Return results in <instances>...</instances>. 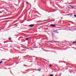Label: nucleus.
Segmentation results:
<instances>
[{
  "mask_svg": "<svg viewBox=\"0 0 76 76\" xmlns=\"http://www.w3.org/2000/svg\"><path fill=\"white\" fill-rule=\"evenodd\" d=\"M38 71H41V69H38Z\"/></svg>",
  "mask_w": 76,
  "mask_h": 76,
  "instance_id": "13",
  "label": "nucleus"
},
{
  "mask_svg": "<svg viewBox=\"0 0 76 76\" xmlns=\"http://www.w3.org/2000/svg\"><path fill=\"white\" fill-rule=\"evenodd\" d=\"M71 6V8H73V7H72V6Z\"/></svg>",
  "mask_w": 76,
  "mask_h": 76,
  "instance_id": "12",
  "label": "nucleus"
},
{
  "mask_svg": "<svg viewBox=\"0 0 76 76\" xmlns=\"http://www.w3.org/2000/svg\"><path fill=\"white\" fill-rule=\"evenodd\" d=\"M3 61H1V62H0V64L1 63H2Z\"/></svg>",
  "mask_w": 76,
  "mask_h": 76,
  "instance_id": "11",
  "label": "nucleus"
},
{
  "mask_svg": "<svg viewBox=\"0 0 76 76\" xmlns=\"http://www.w3.org/2000/svg\"><path fill=\"white\" fill-rule=\"evenodd\" d=\"M28 39H29V38L26 39V41H28Z\"/></svg>",
  "mask_w": 76,
  "mask_h": 76,
  "instance_id": "4",
  "label": "nucleus"
},
{
  "mask_svg": "<svg viewBox=\"0 0 76 76\" xmlns=\"http://www.w3.org/2000/svg\"><path fill=\"white\" fill-rule=\"evenodd\" d=\"M67 15H64V16H67Z\"/></svg>",
  "mask_w": 76,
  "mask_h": 76,
  "instance_id": "17",
  "label": "nucleus"
},
{
  "mask_svg": "<svg viewBox=\"0 0 76 76\" xmlns=\"http://www.w3.org/2000/svg\"><path fill=\"white\" fill-rule=\"evenodd\" d=\"M9 40H11V39H11V38H9Z\"/></svg>",
  "mask_w": 76,
  "mask_h": 76,
  "instance_id": "9",
  "label": "nucleus"
},
{
  "mask_svg": "<svg viewBox=\"0 0 76 76\" xmlns=\"http://www.w3.org/2000/svg\"><path fill=\"white\" fill-rule=\"evenodd\" d=\"M29 27H33V26H34V24H31L29 25Z\"/></svg>",
  "mask_w": 76,
  "mask_h": 76,
  "instance_id": "2",
  "label": "nucleus"
},
{
  "mask_svg": "<svg viewBox=\"0 0 76 76\" xmlns=\"http://www.w3.org/2000/svg\"><path fill=\"white\" fill-rule=\"evenodd\" d=\"M2 13H3V14H6V12H2Z\"/></svg>",
  "mask_w": 76,
  "mask_h": 76,
  "instance_id": "5",
  "label": "nucleus"
},
{
  "mask_svg": "<svg viewBox=\"0 0 76 76\" xmlns=\"http://www.w3.org/2000/svg\"><path fill=\"white\" fill-rule=\"evenodd\" d=\"M50 76H54V75H50Z\"/></svg>",
  "mask_w": 76,
  "mask_h": 76,
  "instance_id": "8",
  "label": "nucleus"
},
{
  "mask_svg": "<svg viewBox=\"0 0 76 76\" xmlns=\"http://www.w3.org/2000/svg\"><path fill=\"white\" fill-rule=\"evenodd\" d=\"M76 41L72 43V44H76Z\"/></svg>",
  "mask_w": 76,
  "mask_h": 76,
  "instance_id": "6",
  "label": "nucleus"
},
{
  "mask_svg": "<svg viewBox=\"0 0 76 76\" xmlns=\"http://www.w3.org/2000/svg\"><path fill=\"white\" fill-rule=\"evenodd\" d=\"M53 32H54V33H57V34H58V33H59V32H58V31H54Z\"/></svg>",
  "mask_w": 76,
  "mask_h": 76,
  "instance_id": "3",
  "label": "nucleus"
},
{
  "mask_svg": "<svg viewBox=\"0 0 76 76\" xmlns=\"http://www.w3.org/2000/svg\"><path fill=\"white\" fill-rule=\"evenodd\" d=\"M39 22V21H38Z\"/></svg>",
  "mask_w": 76,
  "mask_h": 76,
  "instance_id": "20",
  "label": "nucleus"
},
{
  "mask_svg": "<svg viewBox=\"0 0 76 76\" xmlns=\"http://www.w3.org/2000/svg\"><path fill=\"white\" fill-rule=\"evenodd\" d=\"M67 15H69V14H68Z\"/></svg>",
  "mask_w": 76,
  "mask_h": 76,
  "instance_id": "18",
  "label": "nucleus"
},
{
  "mask_svg": "<svg viewBox=\"0 0 76 76\" xmlns=\"http://www.w3.org/2000/svg\"><path fill=\"white\" fill-rule=\"evenodd\" d=\"M52 35L53 37V34H52Z\"/></svg>",
  "mask_w": 76,
  "mask_h": 76,
  "instance_id": "16",
  "label": "nucleus"
},
{
  "mask_svg": "<svg viewBox=\"0 0 76 76\" xmlns=\"http://www.w3.org/2000/svg\"><path fill=\"white\" fill-rule=\"evenodd\" d=\"M45 21H46V20H44L43 21V22H45Z\"/></svg>",
  "mask_w": 76,
  "mask_h": 76,
  "instance_id": "14",
  "label": "nucleus"
},
{
  "mask_svg": "<svg viewBox=\"0 0 76 76\" xmlns=\"http://www.w3.org/2000/svg\"><path fill=\"white\" fill-rule=\"evenodd\" d=\"M66 1H68V0H65Z\"/></svg>",
  "mask_w": 76,
  "mask_h": 76,
  "instance_id": "15",
  "label": "nucleus"
},
{
  "mask_svg": "<svg viewBox=\"0 0 76 76\" xmlns=\"http://www.w3.org/2000/svg\"><path fill=\"white\" fill-rule=\"evenodd\" d=\"M45 60V61H47L46 60Z\"/></svg>",
  "mask_w": 76,
  "mask_h": 76,
  "instance_id": "19",
  "label": "nucleus"
},
{
  "mask_svg": "<svg viewBox=\"0 0 76 76\" xmlns=\"http://www.w3.org/2000/svg\"><path fill=\"white\" fill-rule=\"evenodd\" d=\"M49 66L50 67H52V65L51 64H50V65H49Z\"/></svg>",
  "mask_w": 76,
  "mask_h": 76,
  "instance_id": "7",
  "label": "nucleus"
},
{
  "mask_svg": "<svg viewBox=\"0 0 76 76\" xmlns=\"http://www.w3.org/2000/svg\"><path fill=\"white\" fill-rule=\"evenodd\" d=\"M74 16H75V18H76V15H74Z\"/></svg>",
  "mask_w": 76,
  "mask_h": 76,
  "instance_id": "10",
  "label": "nucleus"
},
{
  "mask_svg": "<svg viewBox=\"0 0 76 76\" xmlns=\"http://www.w3.org/2000/svg\"><path fill=\"white\" fill-rule=\"evenodd\" d=\"M56 24H52L50 25V26L51 27H56Z\"/></svg>",
  "mask_w": 76,
  "mask_h": 76,
  "instance_id": "1",
  "label": "nucleus"
}]
</instances>
